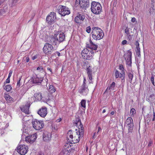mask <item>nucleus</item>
Wrapping results in <instances>:
<instances>
[{
  "label": "nucleus",
  "instance_id": "nucleus-1",
  "mask_svg": "<svg viewBox=\"0 0 155 155\" xmlns=\"http://www.w3.org/2000/svg\"><path fill=\"white\" fill-rule=\"evenodd\" d=\"M65 39L64 33L61 31H58L51 36L49 42L53 45H57L63 41Z\"/></svg>",
  "mask_w": 155,
  "mask_h": 155
},
{
  "label": "nucleus",
  "instance_id": "nucleus-2",
  "mask_svg": "<svg viewBox=\"0 0 155 155\" xmlns=\"http://www.w3.org/2000/svg\"><path fill=\"white\" fill-rule=\"evenodd\" d=\"M91 34L93 38L96 41L101 39L104 36L103 31L98 27H93Z\"/></svg>",
  "mask_w": 155,
  "mask_h": 155
},
{
  "label": "nucleus",
  "instance_id": "nucleus-3",
  "mask_svg": "<svg viewBox=\"0 0 155 155\" xmlns=\"http://www.w3.org/2000/svg\"><path fill=\"white\" fill-rule=\"evenodd\" d=\"M91 10L94 14H99L102 12V7L99 3L93 1L91 2Z\"/></svg>",
  "mask_w": 155,
  "mask_h": 155
},
{
  "label": "nucleus",
  "instance_id": "nucleus-4",
  "mask_svg": "<svg viewBox=\"0 0 155 155\" xmlns=\"http://www.w3.org/2000/svg\"><path fill=\"white\" fill-rule=\"evenodd\" d=\"M77 132H76V134L74 137L72 134L69 135V137L68 135L67 136V140L68 142L71 144L79 142L80 140V137H82L83 136H81L79 135V134L78 133V130H76Z\"/></svg>",
  "mask_w": 155,
  "mask_h": 155
},
{
  "label": "nucleus",
  "instance_id": "nucleus-5",
  "mask_svg": "<svg viewBox=\"0 0 155 155\" xmlns=\"http://www.w3.org/2000/svg\"><path fill=\"white\" fill-rule=\"evenodd\" d=\"M94 54L93 50H88L87 48L84 49L82 51L81 55L84 59L91 60L92 58V54Z\"/></svg>",
  "mask_w": 155,
  "mask_h": 155
},
{
  "label": "nucleus",
  "instance_id": "nucleus-6",
  "mask_svg": "<svg viewBox=\"0 0 155 155\" xmlns=\"http://www.w3.org/2000/svg\"><path fill=\"white\" fill-rule=\"evenodd\" d=\"M55 49L53 46L51 44L48 43L45 44L43 48V52L47 55H49L51 54Z\"/></svg>",
  "mask_w": 155,
  "mask_h": 155
},
{
  "label": "nucleus",
  "instance_id": "nucleus-7",
  "mask_svg": "<svg viewBox=\"0 0 155 155\" xmlns=\"http://www.w3.org/2000/svg\"><path fill=\"white\" fill-rule=\"evenodd\" d=\"M32 124L33 127L36 130H40L44 126V123L43 121L36 119L32 120Z\"/></svg>",
  "mask_w": 155,
  "mask_h": 155
},
{
  "label": "nucleus",
  "instance_id": "nucleus-8",
  "mask_svg": "<svg viewBox=\"0 0 155 155\" xmlns=\"http://www.w3.org/2000/svg\"><path fill=\"white\" fill-rule=\"evenodd\" d=\"M17 150L21 155H25L28 150V147L25 144H19L17 147Z\"/></svg>",
  "mask_w": 155,
  "mask_h": 155
},
{
  "label": "nucleus",
  "instance_id": "nucleus-9",
  "mask_svg": "<svg viewBox=\"0 0 155 155\" xmlns=\"http://www.w3.org/2000/svg\"><path fill=\"white\" fill-rule=\"evenodd\" d=\"M57 10L59 14L63 16L69 15L70 13V11L68 8L64 6L60 5L58 7Z\"/></svg>",
  "mask_w": 155,
  "mask_h": 155
},
{
  "label": "nucleus",
  "instance_id": "nucleus-10",
  "mask_svg": "<svg viewBox=\"0 0 155 155\" xmlns=\"http://www.w3.org/2000/svg\"><path fill=\"white\" fill-rule=\"evenodd\" d=\"M56 18V13L51 12L47 17L46 20L48 23L51 25L54 22Z\"/></svg>",
  "mask_w": 155,
  "mask_h": 155
},
{
  "label": "nucleus",
  "instance_id": "nucleus-11",
  "mask_svg": "<svg viewBox=\"0 0 155 155\" xmlns=\"http://www.w3.org/2000/svg\"><path fill=\"white\" fill-rule=\"evenodd\" d=\"M125 126L127 127L129 132H131L133 130L134 124L132 118L128 117L126 120Z\"/></svg>",
  "mask_w": 155,
  "mask_h": 155
},
{
  "label": "nucleus",
  "instance_id": "nucleus-12",
  "mask_svg": "<svg viewBox=\"0 0 155 155\" xmlns=\"http://www.w3.org/2000/svg\"><path fill=\"white\" fill-rule=\"evenodd\" d=\"M85 18V16L83 14L78 13L75 18L74 21L76 23L81 24L83 22Z\"/></svg>",
  "mask_w": 155,
  "mask_h": 155
},
{
  "label": "nucleus",
  "instance_id": "nucleus-13",
  "mask_svg": "<svg viewBox=\"0 0 155 155\" xmlns=\"http://www.w3.org/2000/svg\"><path fill=\"white\" fill-rule=\"evenodd\" d=\"M89 91L88 87L86 85H82L79 90V92L83 95H87Z\"/></svg>",
  "mask_w": 155,
  "mask_h": 155
},
{
  "label": "nucleus",
  "instance_id": "nucleus-14",
  "mask_svg": "<svg viewBox=\"0 0 155 155\" xmlns=\"http://www.w3.org/2000/svg\"><path fill=\"white\" fill-rule=\"evenodd\" d=\"M114 75L116 78H121L122 81H125V72L123 73L121 72V73H120L118 71L116 70L114 71Z\"/></svg>",
  "mask_w": 155,
  "mask_h": 155
},
{
  "label": "nucleus",
  "instance_id": "nucleus-15",
  "mask_svg": "<svg viewBox=\"0 0 155 155\" xmlns=\"http://www.w3.org/2000/svg\"><path fill=\"white\" fill-rule=\"evenodd\" d=\"M37 134H33L26 137L25 140L27 142L30 143H32L35 141L37 138Z\"/></svg>",
  "mask_w": 155,
  "mask_h": 155
},
{
  "label": "nucleus",
  "instance_id": "nucleus-16",
  "mask_svg": "<svg viewBox=\"0 0 155 155\" xmlns=\"http://www.w3.org/2000/svg\"><path fill=\"white\" fill-rule=\"evenodd\" d=\"M37 113L41 117H45L47 114L46 107H42L38 110Z\"/></svg>",
  "mask_w": 155,
  "mask_h": 155
},
{
  "label": "nucleus",
  "instance_id": "nucleus-17",
  "mask_svg": "<svg viewBox=\"0 0 155 155\" xmlns=\"http://www.w3.org/2000/svg\"><path fill=\"white\" fill-rule=\"evenodd\" d=\"M31 80L33 83H41L43 80V78L41 77H38L37 75L35 74L33 75L31 78Z\"/></svg>",
  "mask_w": 155,
  "mask_h": 155
},
{
  "label": "nucleus",
  "instance_id": "nucleus-18",
  "mask_svg": "<svg viewBox=\"0 0 155 155\" xmlns=\"http://www.w3.org/2000/svg\"><path fill=\"white\" fill-rule=\"evenodd\" d=\"M70 147V146L68 144L64 145L59 155H67L70 150L69 148Z\"/></svg>",
  "mask_w": 155,
  "mask_h": 155
},
{
  "label": "nucleus",
  "instance_id": "nucleus-19",
  "mask_svg": "<svg viewBox=\"0 0 155 155\" xmlns=\"http://www.w3.org/2000/svg\"><path fill=\"white\" fill-rule=\"evenodd\" d=\"M90 3L89 0H82L80 4V7L83 9L85 10L89 6Z\"/></svg>",
  "mask_w": 155,
  "mask_h": 155
},
{
  "label": "nucleus",
  "instance_id": "nucleus-20",
  "mask_svg": "<svg viewBox=\"0 0 155 155\" xmlns=\"http://www.w3.org/2000/svg\"><path fill=\"white\" fill-rule=\"evenodd\" d=\"M43 139L45 141H49L51 139V134L48 132H45L43 134Z\"/></svg>",
  "mask_w": 155,
  "mask_h": 155
},
{
  "label": "nucleus",
  "instance_id": "nucleus-21",
  "mask_svg": "<svg viewBox=\"0 0 155 155\" xmlns=\"http://www.w3.org/2000/svg\"><path fill=\"white\" fill-rule=\"evenodd\" d=\"M87 46L89 48L91 49V50H96L98 46L97 45L94 44L92 41L90 39L89 41V43L87 44Z\"/></svg>",
  "mask_w": 155,
  "mask_h": 155
},
{
  "label": "nucleus",
  "instance_id": "nucleus-22",
  "mask_svg": "<svg viewBox=\"0 0 155 155\" xmlns=\"http://www.w3.org/2000/svg\"><path fill=\"white\" fill-rule=\"evenodd\" d=\"M86 71L89 79L91 81L92 80L93 78L92 76L91 67L90 66H89L87 68Z\"/></svg>",
  "mask_w": 155,
  "mask_h": 155
},
{
  "label": "nucleus",
  "instance_id": "nucleus-23",
  "mask_svg": "<svg viewBox=\"0 0 155 155\" xmlns=\"http://www.w3.org/2000/svg\"><path fill=\"white\" fill-rule=\"evenodd\" d=\"M2 125L1 128H0V136L4 134L5 129L8 126V124L3 123L2 124Z\"/></svg>",
  "mask_w": 155,
  "mask_h": 155
},
{
  "label": "nucleus",
  "instance_id": "nucleus-24",
  "mask_svg": "<svg viewBox=\"0 0 155 155\" xmlns=\"http://www.w3.org/2000/svg\"><path fill=\"white\" fill-rule=\"evenodd\" d=\"M5 98L8 103H12L14 101V100L8 94L5 93L4 96Z\"/></svg>",
  "mask_w": 155,
  "mask_h": 155
},
{
  "label": "nucleus",
  "instance_id": "nucleus-25",
  "mask_svg": "<svg viewBox=\"0 0 155 155\" xmlns=\"http://www.w3.org/2000/svg\"><path fill=\"white\" fill-rule=\"evenodd\" d=\"M34 96L35 98V101H41L42 98V94L39 92L35 93Z\"/></svg>",
  "mask_w": 155,
  "mask_h": 155
},
{
  "label": "nucleus",
  "instance_id": "nucleus-26",
  "mask_svg": "<svg viewBox=\"0 0 155 155\" xmlns=\"http://www.w3.org/2000/svg\"><path fill=\"white\" fill-rule=\"evenodd\" d=\"M78 124H80V125L78 126V134H79V135L81 136H83L84 134V130L83 125L81 124V122L79 123L78 122Z\"/></svg>",
  "mask_w": 155,
  "mask_h": 155
},
{
  "label": "nucleus",
  "instance_id": "nucleus-27",
  "mask_svg": "<svg viewBox=\"0 0 155 155\" xmlns=\"http://www.w3.org/2000/svg\"><path fill=\"white\" fill-rule=\"evenodd\" d=\"M125 33L127 34V37L129 41H130L132 40V37L133 36V35H131L130 34V28L128 27H126L125 30Z\"/></svg>",
  "mask_w": 155,
  "mask_h": 155
},
{
  "label": "nucleus",
  "instance_id": "nucleus-28",
  "mask_svg": "<svg viewBox=\"0 0 155 155\" xmlns=\"http://www.w3.org/2000/svg\"><path fill=\"white\" fill-rule=\"evenodd\" d=\"M21 110L26 114H29L30 111L29 110V107H20Z\"/></svg>",
  "mask_w": 155,
  "mask_h": 155
},
{
  "label": "nucleus",
  "instance_id": "nucleus-29",
  "mask_svg": "<svg viewBox=\"0 0 155 155\" xmlns=\"http://www.w3.org/2000/svg\"><path fill=\"white\" fill-rule=\"evenodd\" d=\"M115 86V83L114 82H113L112 84H111L107 88L106 91H107L108 90H109L110 91L114 90V89Z\"/></svg>",
  "mask_w": 155,
  "mask_h": 155
},
{
  "label": "nucleus",
  "instance_id": "nucleus-30",
  "mask_svg": "<svg viewBox=\"0 0 155 155\" xmlns=\"http://www.w3.org/2000/svg\"><path fill=\"white\" fill-rule=\"evenodd\" d=\"M134 74L133 72H128L127 73V76L129 78L128 81L130 83H131L134 76Z\"/></svg>",
  "mask_w": 155,
  "mask_h": 155
},
{
  "label": "nucleus",
  "instance_id": "nucleus-31",
  "mask_svg": "<svg viewBox=\"0 0 155 155\" xmlns=\"http://www.w3.org/2000/svg\"><path fill=\"white\" fill-rule=\"evenodd\" d=\"M56 89L53 85H51L49 86L48 89L49 92L52 94L54 93Z\"/></svg>",
  "mask_w": 155,
  "mask_h": 155
},
{
  "label": "nucleus",
  "instance_id": "nucleus-32",
  "mask_svg": "<svg viewBox=\"0 0 155 155\" xmlns=\"http://www.w3.org/2000/svg\"><path fill=\"white\" fill-rule=\"evenodd\" d=\"M4 89L7 91L9 92L12 89V87L10 85H6Z\"/></svg>",
  "mask_w": 155,
  "mask_h": 155
},
{
  "label": "nucleus",
  "instance_id": "nucleus-33",
  "mask_svg": "<svg viewBox=\"0 0 155 155\" xmlns=\"http://www.w3.org/2000/svg\"><path fill=\"white\" fill-rule=\"evenodd\" d=\"M27 128V127L25 125H24V124H23L22 128L21 129L23 134H24L28 133Z\"/></svg>",
  "mask_w": 155,
  "mask_h": 155
},
{
  "label": "nucleus",
  "instance_id": "nucleus-34",
  "mask_svg": "<svg viewBox=\"0 0 155 155\" xmlns=\"http://www.w3.org/2000/svg\"><path fill=\"white\" fill-rule=\"evenodd\" d=\"M127 56L128 58L127 60H129L131 61V56H132V53L130 51H128L127 53Z\"/></svg>",
  "mask_w": 155,
  "mask_h": 155
},
{
  "label": "nucleus",
  "instance_id": "nucleus-35",
  "mask_svg": "<svg viewBox=\"0 0 155 155\" xmlns=\"http://www.w3.org/2000/svg\"><path fill=\"white\" fill-rule=\"evenodd\" d=\"M22 76H21L19 78V80L17 81V87H19L21 85V84L20 83V81L21 80Z\"/></svg>",
  "mask_w": 155,
  "mask_h": 155
},
{
  "label": "nucleus",
  "instance_id": "nucleus-36",
  "mask_svg": "<svg viewBox=\"0 0 155 155\" xmlns=\"http://www.w3.org/2000/svg\"><path fill=\"white\" fill-rule=\"evenodd\" d=\"M119 69L121 71V72L124 73V69L122 64H120L119 67Z\"/></svg>",
  "mask_w": 155,
  "mask_h": 155
},
{
  "label": "nucleus",
  "instance_id": "nucleus-37",
  "mask_svg": "<svg viewBox=\"0 0 155 155\" xmlns=\"http://www.w3.org/2000/svg\"><path fill=\"white\" fill-rule=\"evenodd\" d=\"M136 113V110L134 108H132L131 109L130 111V114L132 116Z\"/></svg>",
  "mask_w": 155,
  "mask_h": 155
},
{
  "label": "nucleus",
  "instance_id": "nucleus-38",
  "mask_svg": "<svg viewBox=\"0 0 155 155\" xmlns=\"http://www.w3.org/2000/svg\"><path fill=\"white\" fill-rule=\"evenodd\" d=\"M89 66H90L88 63V62L87 61H84L83 62V66L84 67H88Z\"/></svg>",
  "mask_w": 155,
  "mask_h": 155
},
{
  "label": "nucleus",
  "instance_id": "nucleus-39",
  "mask_svg": "<svg viewBox=\"0 0 155 155\" xmlns=\"http://www.w3.org/2000/svg\"><path fill=\"white\" fill-rule=\"evenodd\" d=\"M81 3L80 0H76L75 3V5L76 7H77L79 5H80Z\"/></svg>",
  "mask_w": 155,
  "mask_h": 155
},
{
  "label": "nucleus",
  "instance_id": "nucleus-40",
  "mask_svg": "<svg viewBox=\"0 0 155 155\" xmlns=\"http://www.w3.org/2000/svg\"><path fill=\"white\" fill-rule=\"evenodd\" d=\"M86 101L84 100H82L81 102V107H85Z\"/></svg>",
  "mask_w": 155,
  "mask_h": 155
},
{
  "label": "nucleus",
  "instance_id": "nucleus-41",
  "mask_svg": "<svg viewBox=\"0 0 155 155\" xmlns=\"http://www.w3.org/2000/svg\"><path fill=\"white\" fill-rule=\"evenodd\" d=\"M91 28L90 26H88L86 28V32L89 33L91 31Z\"/></svg>",
  "mask_w": 155,
  "mask_h": 155
},
{
  "label": "nucleus",
  "instance_id": "nucleus-42",
  "mask_svg": "<svg viewBox=\"0 0 155 155\" xmlns=\"http://www.w3.org/2000/svg\"><path fill=\"white\" fill-rule=\"evenodd\" d=\"M24 59L25 60V61L26 63H28L29 62L30 60L28 56L26 57L25 58H24Z\"/></svg>",
  "mask_w": 155,
  "mask_h": 155
},
{
  "label": "nucleus",
  "instance_id": "nucleus-43",
  "mask_svg": "<svg viewBox=\"0 0 155 155\" xmlns=\"http://www.w3.org/2000/svg\"><path fill=\"white\" fill-rule=\"evenodd\" d=\"M12 72L13 71L12 70H10L8 76V78H10L12 76Z\"/></svg>",
  "mask_w": 155,
  "mask_h": 155
},
{
  "label": "nucleus",
  "instance_id": "nucleus-44",
  "mask_svg": "<svg viewBox=\"0 0 155 155\" xmlns=\"http://www.w3.org/2000/svg\"><path fill=\"white\" fill-rule=\"evenodd\" d=\"M38 54H36V55L33 56L32 58V60H35V59L37 58L38 57Z\"/></svg>",
  "mask_w": 155,
  "mask_h": 155
},
{
  "label": "nucleus",
  "instance_id": "nucleus-45",
  "mask_svg": "<svg viewBox=\"0 0 155 155\" xmlns=\"http://www.w3.org/2000/svg\"><path fill=\"white\" fill-rule=\"evenodd\" d=\"M127 42V41L126 40H124L122 41L121 42V44L123 45H125L126 44Z\"/></svg>",
  "mask_w": 155,
  "mask_h": 155
},
{
  "label": "nucleus",
  "instance_id": "nucleus-46",
  "mask_svg": "<svg viewBox=\"0 0 155 155\" xmlns=\"http://www.w3.org/2000/svg\"><path fill=\"white\" fill-rule=\"evenodd\" d=\"M10 78H8H8L7 79L5 83H9L10 82Z\"/></svg>",
  "mask_w": 155,
  "mask_h": 155
},
{
  "label": "nucleus",
  "instance_id": "nucleus-47",
  "mask_svg": "<svg viewBox=\"0 0 155 155\" xmlns=\"http://www.w3.org/2000/svg\"><path fill=\"white\" fill-rule=\"evenodd\" d=\"M86 82H87V80H86V78H84L83 82L82 84V85H86Z\"/></svg>",
  "mask_w": 155,
  "mask_h": 155
},
{
  "label": "nucleus",
  "instance_id": "nucleus-48",
  "mask_svg": "<svg viewBox=\"0 0 155 155\" xmlns=\"http://www.w3.org/2000/svg\"><path fill=\"white\" fill-rule=\"evenodd\" d=\"M131 21L132 22L134 23L136 21V19L135 18L133 17L132 18Z\"/></svg>",
  "mask_w": 155,
  "mask_h": 155
},
{
  "label": "nucleus",
  "instance_id": "nucleus-49",
  "mask_svg": "<svg viewBox=\"0 0 155 155\" xmlns=\"http://www.w3.org/2000/svg\"><path fill=\"white\" fill-rule=\"evenodd\" d=\"M155 120V112H154V110H153V118L152 119V120L153 121H154Z\"/></svg>",
  "mask_w": 155,
  "mask_h": 155
},
{
  "label": "nucleus",
  "instance_id": "nucleus-50",
  "mask_svg": "<svg viewBox=\"0 0 155 155\" xmlns=\"http://www.w3.org/2000/svg\"><path fill=\"white\" fill-rule=\"evenodd\" d=\"M136 53L137 56L139 57H140V52H136Z\"/></svg>",
  "mask_w": 155,
  "mask_h": 155
},
{
  "label": "nucleus",
  "instance_id": "nucleus-51",
  "mask_svg": "<svg viewBox=\"0 0 155 155\" xmlns=\"http://www.w3.org/2000/svg\"><path fill=\"white\" fill-rule=\"evenodd\" d=\"M37 70H40V71H41L43 70V68L42 67H39L37 68Z\"/></svg>",
  "mask_w": 155,
  "mask_h": 155
},
{
  "label": "nucleus",
  "instance_id": "nucleus-52",
  "mask_svg": "<svg viewBox=\"0 0 155 155\" xmlns=\"http://www.w3.org/2000/svg\"><path fill=\"white\" fill-rule=\"evenodd\" d=\"M61 120V118H59V119H57L56 120V122H59Z\"/></svg>",
  "mask_w": 155,
  "mask_h": 155
},
{
  "label": "nucleus",
  "instance_id": "nucleus-53",
  "mask_svg": "<svg viewBox=\"0 0 155 155\" xmlns=\"http://www.w3.org/2000/svg\"><path fill=\"white\" fill-rule=\"evenodd\" d=\"M152 143H153V141H150L148 143V146L149 147L150 146Z\"/></svg>",
  "mask_w": 155,
  "mask_h": 155
},
{
  "label": "nucleus",
  "instance_id": "nucleus-54",
  "mask_svg": "<svg viewBox=\"0 0 155 155\" xmlns=\"http://www.w3.org/2000/svg\"><path fill=\"white\" fill-rule=\"evenodd\" d=\"M136 53V52H140V48H136L135 50Z\"/></svg>",
  "mask_w": 155,
  "mask_h": 155
},
{
  "label": "nucleus",
  "instance_id": "nucleus-55",
  "mask_svg": "<svg viewBox=\"0 0 155 155\" xmlns=\"http://www.w3.org/2000/svg\"><path fill=\"white\" fill-rule=\"evenodd\" d=\"M47 70H48L49 71L51 72V74H52L53 73L52 71V69L50 68H47Z\"/></svg>",
  "mask_w": 155,
  "mask_h": 155
},
{
  "label": "nucleus",
  "instance_id": "nucleus-56",
  "mask_svg": "<svg viewBox=\"0 0 155 155\" xmlns=\"http://www.w3.org/2000/svg\"><path fill=\"white\" fill-rule=\"evenodd\" d=\"M101 127H98V131H97V134L98 132L101 131Z\"/></svg>",
  "mask_w": 155,
  "mask_h": 155
},
{
  "label": "nucleus",
  "instance_id": "nucleus-57",
  "mask_svg": "<svg viewBox=\"0 0 155 155\" xmlns=\"http://www.w3.org/2000/svg\"><path fill=\"white\" fill-rule=\"evenodd\" d=\"M97 133H94V135L93 136V138H95V135L96 134H97Z\"/></svg>",
  "mask_w": 155,
  "mask_h": 155
},
{
  "label": "nucleus",
  "instance_id": "nucleus-58",
  "mask_svg": "<svg viewBox=\"0 0 155 155\" xmlns=\"http://www.w3.org/2000/svg\"><path fill=\"white\" fill-rule=\"evenodd\" d=\"M135 45H136V46L137 45H139V42L137 41L135 42Z\"/></svg>",
  "mask_w": 155,
  "mask_h": 155
},
{
  "label": "nucleus",
  "instance_id": "nucleus-59",
  "mask_svg": "<svg viewBox=\"0 0 155 155\" xmlns=\"http://www.w3.org/2000/svg\"><path fill=\"white\" fill-rule=\"evenodd\" d=\"M56 53H57V54H58V56H60L61 55V54L60 52H59L58 51H57L56 52Z\"/></svg>",
  "mask_w": 155,
  "mask_h": 155
},
{
  "label": "nucleus",
  "instance_id": "nucleus-60",
  "mask_svg": "<svg viewBox=\"0 0 155 155\" xmlns=\"http://www.w3.org/2000/svg\"><path fill=\"white\" fill-rule=\"evenodd\" d=\"M50 102H51V101H50V100H48V103L47 102L46 103H47L50 106H51V105L50 104H49L48 103H50Z\"/></svg>",
  "mask_w": 155,
  "mask_h": 155
},
{
  "label": "nucleus",
  "instance_id": "nucleus-61",
  "mask_svg": "<svg viewBox=\"0 0 155 155\" xmlns=\"http://www.w3.org/2000/svg\"><path fill=\"white\" fill-rule=\"evenodd\" d=\"M39 155H44V154L43 153L40 152L39 153Z\"/></svg>",
  "mask_w": 155,
  "mask_h": 155
},
{
  "label": "nucleus",
  "instance_id": "nucleus-62",
  "mask_svg": "<svg viewBox=\"0 0 155 155\" xmlns=\"http://www.w3.org/2000/svg\"><path fill=\"white\" fill-rule=\"evenodd\" d=\"M136 46V48H140L139 47V45H137Z\"/></svg>",
  "mask_w": 155,
  "mask_h": 155
},
{
  "label": "nucleus",
  "instance_id": "nucleus-63",
  "mask_svg": "<svg viewBox=\"0 0 155 155\" xmlns=\"http://www.w3.org/2000/svg\"><path fill=\"white\" fill-rule=\"evenodd\" d=\"M114 111H112L110 113V114L112 115H114Z\"/></svg>",
  "mask_w": 155,
  "mask_h": 155
},
{
  "label": "nucleus",
  "instance_id": "nucleus-64",
  "mask_svg": "<svg viewBox=\"0 0 155 155\" xmlns=\"http://www.w3.org/2000/svg\"><path fill=\"white\" fill-rule=\"evenodd\" d=\"M2 119L1 118V116L0 115V123L2 122Z\"/></svg>",
  "mask_w": 155,
  "mask_h": 155
}]
</instances>
